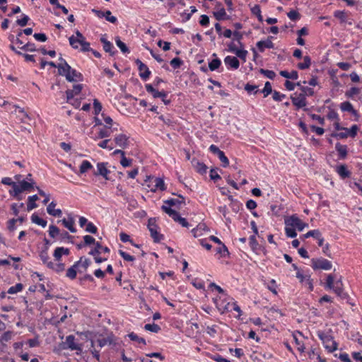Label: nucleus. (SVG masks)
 I'll return each instance as SVG.
<instances>
[{
  "label": "nucleus",
  "instance_id": "nucleus-1",
  "mask_svg": "<svg viewBox=\"0 0 362 362\" xmlns=\"http://www.w3.org/2000/svg\"><path fill=\"white\" fill-rule=\"evenodd\" d=\"M69 40L71 46L74 49H78L80 45L82 52H88L90 50V43L86 41L84 36L78 30L76 32V36H71Z\"/></svg>",
  "mask_w": 362,
  "mask_h": 362
},
{
  "label": "nucleus",
  "instance_id": "nucleus-2",
  "mask_svg": "<svg viewBox=\"0 0 362 362\" xmlns=\"http://www.w3.org/2000/svg\"><path fill=\"white\" fill-rule=\"evenodd\" d=\"M325 288L328 289H332L338 296L343 299L347 297L346 293H345L343 291L341 281L338 280L334 281V277L332 274H329L327 277Z\"/></svg>",
  "mask_w": 362,
  "mask_h": 362
},
{
  "label": "nucleus",
  "instance_id": "nucleus-3",
  "mask_svg": "<svg viewBox=\"0 0 362 362\" xmlns=\"http://www.w3.org/2000/svg\"><path fill=\"white\" fill-rule=\"evenodd\" d=\"M284 223L286 226H290L294 229H298L299 231H302L305 228L308 227V224L304 223L296 215H292L286 218Z\"/></svg>",
  "mask_w": 362,
  "mask_h": 362
},
{
  "label": "nucleus",
  "instance_id": "nucleus-4",
  "mask_svg": "<svg viewBox=\"0 0 362 362\" xmlns=\"http://www.w3.org/2000/svg\"><path fill=\"white\" fill-rule=\"evenodd\" d=\"M318 337L322 341L325 349L329 352H332L337 349V343L333 340L332 337L323 332H318Z\"/></svg>",
  "mask_w": 362,
  "mask_h": 362
},
{
  "label": "nucleus",
  "instance_id": "nucleus-5",
  "mask_svg": "<svg viewBox=\"0 0 362 362\" xmlns=\"http://www.w3.org/2000/svg\"><path fill=\"white\" fill-rule=\"evenodd\" d=\"M311 267L313 269L329 270L332 267L330 261L324 258H313L311 259Z\"/></svg>",
  "mask_w": 362,
  "mask_h": 362
},
{
  "label": "nucleus",
  "instance_id": "nucleus-6",
  "mask_svg": "<svg viewBox=\"0 0 362 362\" xmlns=\"http://www.w3.org/2000/svg\"><path fill=\"white\" fill-rule=\"evenodd\" d=\"M59 75L65 76L66 79L70 82H77L83 79L82 74L71 66L69 70H64V74H59Z\"/></svg>",
  "mask_w": 362,
  "mask_h": 362
},
{
  "label": "nucleus",
  "instance_id": "nucleus-7",
  "mask_svg": "<svg viewBox=\"0 0 362 362\" xmlns=\"http://www.w3.org/2000/svg\"><path fill=\"white\" fill-rule=\"evenodd\" d=\"M148 228L151 233V236L153 239L154 242L158 243L163 239V235H160L158 232V226L156 224V221L154 219L150 218L148 220Z\"/></svg>",
  "mask_w": 362,
  "mask_h": 362
},
{
  "label": "nucleus",
  "instance_id": "nucleus-8",
  "mask_svg": "<svg viewBox=\"0 0 362 362\" xmlns=\"http://www.w3.org/2000/svg\"><path fill=\"white\" fill-rule=\"evenodd\" d=\"M223 298L220 296L218 298L215 300V303L216 305L217 308L221 313H224L226 312L231 311V305L229 302L226 303V295H223Z\"/></svg>",
  "mask_w": 362,
  "mask_h": 362
},
{
  "label": "nucleus",
  "instance_id": "nucleus-9",
  "mask_svg": "<svg viewBox=\"0 0 362 362\" xmlns=\"http://www.w3.org/2000/svg\"><path fill=\"white\" fill-rule=\"evenodd\" d=\"M114 141L117 146L124 149L129 145V137L124 134H119L115 136Z\"/></svg>",
  "mask_w": 362,
  "mask_h": 362
},
{
  "label": "nucleus",
  "instance_id": "nucleus-10",
  "mask_svg": "<svg viewBox=\"0 0 362 362\" xmlns=\"http://www.w3.org/2000/svg\"><path fill=\"white\" fill-rule=\"evenodd\" d=\"M107 344L105 339H98L95 341H91V352L95 358H99L100 354L99 351L96 349V347L102 348Z\"/></svg>",
  "mask_w": 362,
  "mask_h": 362
},
{
  "label": "nucleus",
  "instance_id": "nucleus-11",
  "mask_svg": "<svg viewBox=\"0 0 362 362\" xmlns=\"http://www.w3.org/2000/svg\"><path fill=\"white\" fill-rule=\"evenodd\" d=\"M291 99L292 100L293 104L298 108H302L305 107L307 104L306 98L304 96V94L301 93H294L293 95L291 96Z\"/></svg>",
  "mask_w": 362,
  "mask_h": 362
},
{
  "label": "nucleus",
  "instance_id": "nucleus-12",
  "mask_svg": "<svg viewBox=\"0 0 362 362\" xmlns=\"http://www.w3.org/2000/svg\"><path fill=\"white\" fill-rule=\"evenodd\" d=\"M296 277L299 279L300 282L307 286L310 291H313V280L310 279V275L303 274L301 271H298V272H296Z\"/></svg>",
  "mask_w": 362,
  "mask_h": 362
},
{
  "label": "nucleus",
  "instance_id": "nucleus-13",
  "mask_svg": "<svg viewBox=\"0 0 362 362\" xmlns=\"http://www.w3.org/2000/svg\"><path fill=\"white\" fill-rule=\"evenodd\" d=\"M135 63L137 64L138 69L140 71V77L144 80H146L151 74V71L139 59L135 61Z\"/></svg>",
  "mask_w": 362,
  "mask_h": 362
},
{
  "label": "nucleus",
  "instance_id": "nucleus-14",
  "mask_svg": "<svg viewBox=\"0 0 362 362\" xmlns=\"http://www.w3.org/2000/svg\"><path fill=\"white\" fill-rule=\"evenodd\" d=\"M93 12H94L96 14V16L100 18H105V19L107 21L112 23H115L117 22V18L115 16H112V13L110 11H102L93 9Z\"/></svg>",
  "mask_w": 362,
  "mask_h": 362
},
{
  "label": "nucleus",
  "instance_id": "nucleus-15",
  "mask_svg": "<svg viewBox=\"0 0 362 362\" xmlns=\"http://www.w3.org/2000/svg\"><path fill=\"white\" fill-rule=\"evenodd\" d=\"M110 171L107 168V163H98L97 164V170L94 173L95 175H101L105 180H109L108 174Z\"/></svg>",
  "mask_w": 362,
  "mask_h": 362
},
{
  "label": "nucleus",
  "instance_id": "nucleus-16",
  "mask_svg": "<svg viewBox=\"0 0 362 362\" xmlns=\"http://www.w3.org/2000/svg\"><path fill=\"white\" fill-rule=\"evenodd\" d=\"M90 263L91 262L89 259L84 257H81L80 259L75 264L76 266H77L78 272L79 273H83L87 270Z\"/></svg>",
  "mask_w": 362,
  "mask_h": 362
},
{
  "label": "nucleus",
  "instance_id": "nucleus-17",
  "mask_svg": "<svg viewBox=\"0 0 362 362\" xmlns=\"http://www.w3.org/2000/svg\"><path fill=\"white\" fill-rule=\"evenodd\" d=\"M113 130L110 127L105 126L103 128H100L98 134L93 138L95 141L107 138L111 136Z\"/></svg>",
  "mask_w": 362,
  "mask_h": 362
},
{
  "label": "nucleus",
  "instance_id": "nucleus-18",
  "mask_svg": "<svg viewBox=\"0 0 362 362\" xmlns=\"http://www.w3.org/2000/svg\"><path fill=\"white\" fill-rule=\"evenodd\" d=\"M148 179L154 184L153 187L151 189L152 192L158 189L164 191L165 189L164 181L160 177H148Z\"/></svg>",
  "mask_w": 362,
  "mask_h": 362
},
{
  "label": "nucleus",
  "instance_id": "nucleus-19",
  "mask_svg": "<svg viewBox=\"0 0 362 362\" xmlns=\"http://www.w3.org/2000/svg\"><path fill=\"white\" fill-rule=\"evenodd\" d=\"M146 90L148 93L152 94L153 97L155 98H166L167 93L165 91H158L155 89L151 84H146L145 86Z\"/></svg>",
  "mask_w": 362,
  "mask_h": 362
},
{
  "label": "nucleus",
  "instance_id": "nucleus-20",
  "mask_svg": "<svg viewBox=\"0 0 362 362\" xmlns=\"http://www.w3.org/2000/svg\"><path fill=\"white\" fill-rule=\"evenodd\" d=\"M70 250L68 248L58 247L54 251V258L56 262H60L62 255H69Z\"/></svg>",
  "mask_w": 362,
  "mask_h": 362
},
{
  "label": "nucleus",
  "instance_id": "nucleus-21",
  "mask_svg": "<svg viewBox=\"0 0 362 362\" xmlns=\"http://www.w3.org/2000/svg\"><path fill=\"white\" fill-rule=\"evenodd\" d=\"M65 344L66 347L71 350L81 351V346L76 343L75 337L73 335H69L66 338Z\"/></svg>",
  "mask_w": 362,
  "mask_h": 362
},
{
  "label": "nucleus",
  "instance_id": "nucleus-22",
  "mask_svg": "<svg viewBox=\"0 0 362 362\" xmlns=\"http://www.w3.org/2000/svg\"><path fill=\"white\" fill-rule=\"evenodd\" d=\"M83 86L82 84H76L73 86V89L67 90L66 91V98L71 99V97L78 95L82 90Z\"/></svg>",
  "mask_w": 362,
  "mask_h": 362
},
{
  "label": "nucleus",
  "instance_id": "nucleus-23",
  "mask_svg": "<svg viewBox=\"0 0 362 362\" xmlns=\"http://www.w3.org/2000/svg\"><path fill=\"white\" fill-rule=\"evenodd\" d=\"M224 63L229 67L237 69L240 66V62L235 57L227 56L224 59Z\"/></svg>",
  "mask_w": 362,
  "mask_h": 362
},
{
  "label": "nucleus",
  "instance_id": "nucleus-24",
  "mask_svg": "<svg viewBox=\"0 0 362 362\" xmlns=\"http://www.w3.org/2000/svg\"><path fill=\"white\" fill-rule=\"evenodd\" d=\"M57 204L54 202H52L47 207V213L55 217H60L62 215V211L59 209H55Z\"/></svg>",
  "mask_w": 362,
  "mask_h": 362
},
{
  "label": "nucleus",
  "instance_id": "nucleus-25",
  "mask_svg": "<svg viewBox=\"0 0 362 362\" xmlns=\"http://www.w3.org/2000/svg\"><path fill=\"white\" fill-rule=\"evenodd\" d=\"M165 204H167V206L170 208H171V206L178 207L182 204L185 205V198L182 196H179L177 198L166 200Z\"/></svg>",
  "mask_w": 362,
  "mask_h": 362
},
{
  "label": "nucleus",
  "instance_id": "nucleus-26",
  "mask_svg": "<svg viewBox=\"0 0 362 362\" xmlns=\"http://www.w3.org/2000/svg\"><path fill=\"white\" fill-rule=\"evenodd\" d=\"M95 245V247L89 252V255L96 256L99 255L102 252H110V249L107 247L102 246L100 243L97 242Z\"/></svg>",
  "mask_w": 362,
  "mask_h": 362
},
{
  "label": "nucleus",
  "instance_id": "nucleus-27",
  "mask_svg": "<svg viewBox=\"0 0 362 362\" xmlns=\"http://www.w3.org/2000/svg\"><path fill=\"white\" fill-rule=\"evenodd\" d=\"M162 209L166 214H168L175 221L178 222L180 221L181 216L175 209L168 207L166 205H163Z\"/></svg>",
  "mask_w": 362,
  "mask_h": 362
},
{
  "label": "nucleus",
  "instance_id": "nucleus-28",
  "mask_svg": "<svg viewBox=\"0 0 362 362\" xmlns=\"http://www.w3.org/2000/svg\"><path fill=\"white\" fill-rule=\"evenodd\" d=\"M336 172L342 179L349 177L351 175V172L347 169L346 165L344 164L337 166Z\"/></svg>",
  "mask_w": 362,
  "mask_h": 362
},
{
  "label": "nucleus",
  "instance_id": "nucleus-29",
  "mask_svg": "<svg viewBox=\"0 0 362 362\" xmlns=\"http://www.w3.org/2000/svg\"><path fill=\"white\" fill-rule=\"evenodd\" d=\"M62 224L66 227L67 229L70 230L71 233H76V229L74 227V220L72 217H69L68 219L64 218L61 221Z\"/></svg>",
  "mask_w": 362,
  "mask_h": 362
},
{
  "label": "nucleus",
  "instance_id": "nucleus-30",
  "mask_svg": "<svg viewBox=\"0 0 362 362\" xmlns=\"http://www.w3.org/2000/svg\"><path fill=\"white\" fill-rule=\"evenodd\" d=\"M274 43L270 40H267L265 41H259L257 43V47L261 52L264 51L265 48H274Z\"/></svg>",
  "mask_w": 362,
  "mask_h": 362
},
{
  "label": "nucleus",
  "instance_id": "nucleus-31",
  "mask_svg": "<svg viewBox=\"0 0 362 362\" xmlns=\"http://www.w3.org/2000/svg\"><path fill=\"white\" fill-rule=\"evenodd\" d=\"M47 267L57 272H62L65 269L64 264L60 262H57V263L49 262V263H47Z\"/></svg>",
  "mask_w": 362,
  "mask_h": 362
},
{
  "label": "nucleus",
  "instance_id": "nucleus-32",
  "mask_svg": "<svg viewBox=\"0 0 362 362\" xmlns=\"http://www.w3.org/2000/svg\"><path fill=\"white\" fill-rule=\"evenodd\" d=\"M100 41L103 43L104 50L106 52H109L110 55H114L115 52L112 51V44L110 41L107 40L105 37H101Z\"/></svg>",
  "mask_w": 362,
  "mask_h": 362
},
{
  "label": "nucleus",
  "instance_id": "nucleus-33",
  "mask_svg": "<svg viewBox=\"0 0 362 362\" xmlns=\"http://www.w3.org/2000/svg\"><path fill=\"white\" fill-rule=\"evenodd\" d=\"M15 336V333L12 331H7L5 332L1 337H0V342L1 344L5 345L7 342L11 341L13 337Z\"/></svg>",
  "mask_w": 362,
  "mask_h": 362
},
{
  "label": "nucleus",
  "instance_id": "nucleus-34",
  "mask_svg": "<svg viewBox=\"0 0 362 362\" xmlns=\"http://www.w3.org/2000/svg\"><path fill=\"white\" fill-rule=\"evenodd\" d=\"M335 148L339 153V157L342 159L345 158L347 156V146L346 145H341L340 143H337Z\"/></svg>",
  "mask_w": 362,
  "mask_h": 362
},
{
  "label": "nucleus",
  "instance_id": "nucleus-35",
  "mask_svg": "<svg viewBox=\"0 0 362 362\" xmlns=\"http://www.w3.org/2000/svg\"><path fill=\"white\" fill-rule=\"evenodd\" d=\"M340 108L344 112H351L354 115H357L356 110L354 109L353 105L348 101L341 103Z\"/></svg>",
  "mask_w": 362,
  "mask_h": 362
},
{
  "label": "nucleus",
  "instance_id": "nucleus-36",
  "mask_svg": "<svg viewBox=\"0 0 362 362\" xmlns=\"http://www.w3.org/2000/svg\"><path fill=\"white\" fill-rule=\"evenodd\" d=\"M59 62L57 64L58 72L59 74H64V70H69L70 69V66L67 64L65 59L62 57H59Z\"/></svg>",
  "mask_w": 362,
  "mask_h": 362
},
{
  "label": "nucleus",
  "instance_id": "nucleus-37",
  "mask_svg": "<svg viewBox=\"0 0 362 362\" xmlns=\"http://www.w3.org/2000/svg\"><path fill=\"white\" fill-rule=\"evenodd\" d=\"M28 202L27 204V210L28 211L33 210V209H35L37 206L35 204V202L38 200V197L35 194L33 196H30L28 199Z\"/></svg>",
  "mask_w": 362,
  "mask_h": 362
},
{
  "label": "nucleus",
  "instance_id": "nucleus-38",
  "mask_svg": "<svg viewBox=\"0 0 362 362\" xmlns=\"http://www.w3.org/2000/svg\"><path fill=\"white\" fill-rule=\"evenodd\" d=\"M280 75L284 78L296 80L298 77V74L296 71H292L291 72H288L287 71H281Z\"/></svg>",
  "mask_w": 362,
  "mask_h": 362
},
{
  "label": "nucleus",
  "instance_id": "nucleus-39",
  "mask_svg": "<svg viewBox=\"0 0 362 362\" xmlns=\"http://www.w3.org/2000/svg\"><path fill=\"white\" fill-rule=\"evenodd\" d=\"M311 64V59L309 56L303 57V62L298 63L297 66L299 69L304 70L308 69Z\"/></svg>",
  "mask_w": 362,
  "mask_h": 362
},
{
  "label": "nucleus",
  "instance_id": "nucleus-40",
  "mask_svg": "<svg viewBox=\"0 0 362 362\" xmlns=\"http://www.w3.org/2000/svg\"><path fill=\"white\" fill-rule=\"evenodd\" d=\"M31 221L33 223L41 226L45 228L47 226V221L40 217H39L37 214H33L31 216Z\"/></svg>",
  "mask_w": 362,
  "mask_h": 362
},
{
  "label": "nucleus",
  "instance_id": "nucleus-41",
  "mask_svg": "<svg viewBox=\"0 0 362 362\" xmlns=\"http://www.w3.org/2000/svg\"><path fill=\"white\" fill-rule=\"evenodd\" d=\"M77 272V266H76V264H74L72 267L67 269L66 276L70 279H74L76 277Z\"/></svg>",
  "mask_w": 362,
  "mask_h": 362
},
{
  "label": "nucleus",
  "instance_id": "nucleus-42",
  "mask_svg": "<svg viewBox=\"0 0 362 362\" xmlns=\"http://www.w3.org/2000/svg\"><path fill=\"white\" fill-rule=\"evenodd\" d=\"M115 43L123 53H129V49L127 46L123 42L119 37H115Z\"/></svg>",
  "mask_w": 362,
  "mask_h": 362
},
{
  "label": "nucleus",
  "instance_id": "nucleus-43",
  "mask_svg": "<svg viewBox=\"0 0 362 362\" xmlns=\"http://www.w3.org/2000/svg\"><path fill=\"white\" fill-rule=\"evenodd\" d=\"M250 245L252 248V250L257 252L259 249H260V245L258 244L255 235H251L250 238Z\"/></svg>",
  "mask_w": 362,
  "mask_h": 362
},
{
  "label": "nucleus",
  "instance_id": "nucleus-44",
  "mask_svg": "<svg viewBox=\"0 0 362 362\" xmlns=\"http://www.w3.org/2000/svg\"><path fill=\"white\" fill-rule=\"evenodd\" d=\"M251 12L252 14L255 15L257 17V19L259 22L263 21V17L261 14V9H260V6L259 5H255L251 8Z\"/></svg>",
  "mask_w": 362,
  "mask_h": 362
},
{
  "label": "nucleus",
  "instance_id": "nucleus-45",
  "mask_svg": "<svg viewBox=\"0 0 362 362\" xmlns=\"http://www.w3.org/2000/svg\"><path fill=\"white\" fill-rule=\"evenodd\" d=\"M93 165L88 160H83L80 166V173L81 174L85 173L88 170L91 169Z\"/></svg>",
  "mask_w": 362,
  "mask_h": 362
},
{
  "label": "nucleus",
  "instance_id": "nucleus-46",
  "mask_svg": "<svg viewBox=\"0 0 362 362\" xmlns=\"http://www.w3.org/2000/svg\"><path fill=\"white\" fill-rule=\"evenodd\" d=\"M194 165L199 173L203 175L206 173L207 167L204 163L197 161Z\"/></svg>",
  "mask_w": 362,
  "mask_h": 362
},
{
  "label": "nucleus",
  "instance_id": "nucleus-47",
  "mask_svg": "<svg viewBox=\"0 0 362 362\" xmlns=\"http://www.w3.org/2000/svg\"><path fill=\"white\" fill-rule=\"evenodd\" d=\"M221 64V62L219 59L216 58L209 63V69L213 71L219 68Z\"/></svg>",
  "mask_w": 362,
  "mask_h": 362
},
{
  "label": "nucleus",
  "instance_id": "nucleus-48",
  "mask_svg": "<svg viewBox=\"0 0 362 362\" xmlns=\"http://www.w3.org/2000/svg\"><path fill=\"white\" fill-rule=\"evenodd\" d=\"M144 329L153 333H158L160 330V326L155 323L145 325Z\"/></svg>",
  "mask_w": 362,
  "mask_h": 362
},
{
  "label": "nucleus",
  "instance_id": "nucleus-49",
  "mask_svg": "<svg viewBox=\"0 0 362 362\" xmlns=\"http://www.w3.org/2000/svg\"><path fill=\"white\" fill-rule=\"evenodd\" d=\"M13 191V196L16 197L18 200H21L22 198L19 195L23 191L20 188V185L16 184V182H13V184L11 185Z\"/></svg>",
  "mask_w": 362,
  "mask_h": 362
},
{
  "label": "nucleus",
  "instance_id": "nucleus-50",
  "mask_svg": "<svg viewBox=\"0 0 362 362\" xmlns=\"http://www.w3.org/2000/svg\"><path fill=\"white\" fill-rule=\"evenodd\" d=\"M214 16L217 21H221L225 19L226 13L223 8H221L218 11L214 12Z\"/></svg>",
  "mask_w": 362,
  "mask_h": 362
},
{
  "label": "nucleus",
  "instance_id": "nucleus-51",
  "mask_svg": "<svg viewBox=\"0 0 362 362\" xmlns=\"http://www.w3.org/2000/svg\"><path fill=\"white\" fill-rule=\"evenodd\" d=\"M23 288V286L22 284H21V283L16 284L15 286H13L8 288V293H10V294L17 293L21 291Z\"/></svg>",
  "mask_w": 362,
  "mask_h": 362
},
{
  "label": "nucleus",
  "instance_id": "nucleus-52",
  "mask_svg": "<svg viewBox=\"0 0 362 362\" xmlns=\"http://www.w3.org/2000/svg\"><path fill=\"white\" fill-rule=\"evenodd\" d=\"M33 184L34 182H28L25 180H23L19 183L20 188L22 189L23 192L30 190L31 188L33 187Z\"/></svg>",
  "mask_w": 362,
  "mask_h": 362
},
{
  "label": "nucleus",
  "instance_id": "nucleus-53",
  "mask_svg": "<svg viewBox=\"0 0 362 362\" xmlns=\"http://www.w3.org/2000/svg\"><path fill=\"white\" fill-rule=\"evenodd\" d=\"M218 158L222 163V166L226 168L229 165V160L228 158L225 156V153L223 151H221L218 155Z\"/></svg>",
  "mask_w": 362,
  "mask_h": 362
},
{
  "label": "nucleus",
  "instance_id": "nucleus-54",
  "mask_svg": "<svg viewBox=\"0 0 362 362\" xmlns=\"http://www.w3.org/2000/svg\"><path fill=\"white\" fill-rule=\"evenodd\" d=\"M285 232L286 235L289 238H296L297 236L296 230L290 226H286Z\"/></svg>",
  "mask_w": 362,
  "mask_h": 362
},
{
  "label": "nucleus",
  "instance_id": "nucleus-55",
  "mask_svg": "<svg viewBox=\"0 0 362 362\" xmlns=\"http://www.w3.org/2000/svg\"><path fill=\"white\" fill-rule=\"evenodd\" d=\"M129 339L132 341H137L139 343H142L143 344H146V341L144 338L139 337L134 332H131L128 334Z\"/></svg>",
  "mask_w": 362,
  "mask_h": 362
},
{
  "label": "nucleus",
  "instance_id": "nucleus-56",
  "mask_svg": "<svg viewBox=\"0 0 362 362\" xmlns=\"http://www.w3.org/2000/svg\"><path fill=\"white\" fill-rule=\"evenodd\" d=\"M320 235V232L318 230H310L307 233L304 234L303 235V238H308L310 237H313L315 238H319Z\"/></svg>",
  "mask_w": 362,
  "mask_h": 362
},
{
  "label": "nucleus",
  "instance_id": "nucleus-57",
  "mask_svg": "<svg viewBox=\"0 0 362 362\" xmlns=\"http://www.w3.org/2000/svg\"><path fill=\"white\" fill-rule=\"evenodd\" d=\"M343 130L348 132V134L351 137H355L358 130V127L356 124H354L350 129L344 128Z\"/></svg>",
  "mask_w": 362,
  "mask_h": 362
},
{
  "label": "nucleus",
  "instance_id": "nucleus-58",
  "mask_svg": "<svg viewBox=\"0 0 362 362\" xmlns=\"http://www.w3.org/2000/svg\"><path fill=\"white\" fill-rule=\"evenodd\" d=\"M334 16L337 18H339L341 21V23H345L346 22V14L345 12L341 11H337L334 12Z\"/></svg>",
  "mask_w": 362,
  "mask_h": 362
},
{
  "label": "nucleus",
  "instance_id": "nucleus-59",
  "mask_svg": "<svg viewBox=\"0 0 362 362\" xmlns=\"http://www.w3.org/2000/svg\"><path fill=\"white\" fill-rule=\"evenodd\" d=\"M21 49L29 52H34L36 50V47L34 43L28 42L21 47H18Z\"/></svg>",
  "mask_w": 362,
  "mask_h": 362
},
{
  "label": "nucleus",
  "instance_id": "nucleus-60",
  "mask_svg": "<svg viewBox=\"0 0 362 362\" xmlns=\"http://www.w3.org/2000/svg\"><path fill=\"white\" fill-rule=\"evenodd\" d=\"M359 93L360 89L358 88L353 87L346 92V96L348 98H353L355 95L359 94Z\"/></svg>",
  "mask_w": 362,
  "mask_h": 362
},
{
  "label": "nucleus",
  "instance_id": "nucleus-61",
  "mask_svg": "<svg viewBox=\"0 0 362 362\" xmlns=\"http://www.w3.org/2000/svg\"><path fill=\"white\" fill-rule=\"evenodd\" d=\"M49 235L52 238H55L56 236L59 235V229L57 226H55L54 225L49 226Z\"/></svg>",
  "mask_w": 362,
  "mask_h": 362
},
{
  "label": "nucleus",
  "instance_id": "nucleus-62",
  "mask_svg": "<svg viewBox=\"0 0 362 362\" xmlns=\"http://www.w3.org/2000/svg\"><path fill=\"white\" fill-rule=\"evenodd\" d=\"M287 16L291 20V21H297L298 19H300V14L295 11V10H291L288 13H287Z\"/></svg>",
  "mask_w": 362,
  "mask_h": 362
},
{
  "label": "nucleus",
  "instance_id": "nucleus-63",
  "mask_svg": "<svg viewBox=\"0 0 362 362\" xmlns=\"http://www.w3.org/2000/svg\"><path fill=\"white\" fill-rule=\"evenodd\" d=\"M259 72L270 79H273L276 76L275 72L271 70L260 69Z\"/></svg>",
  "mask_w": 362,
  "mask_h": 362
},
{
  "label": "nucleus",
  "instance_id": "nucleus-64",
  "mask_svg": "<svg viewBox=\"0 0 362 362\" xmlns=\"http://www.w3.org/2000/svg\"><path fill=\"white\" fill-rule=\"evenodd\" d=\"M247 53V50L238 49L235 54L245 62L246 61Z\"/></svg>",
  "mask_w": 362,
  "mask_h": 362
}]
</instances>
